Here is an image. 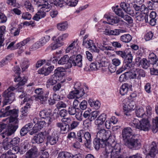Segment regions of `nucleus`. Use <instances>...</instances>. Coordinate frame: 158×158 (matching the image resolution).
Returning a JSON list of instances; mask_svg holds the SVG:
<instances>
[{
    "label": "nucleus",
    "instance_id": "nucleus-1",
    "mask_svg": "<svg viewBox=\"0 0 158 158\" xmlns=\"http://www.w3.org/2000/svg\"><path fill=\"white\" fill-rule=\"evenodd\" d=\"M145 76L144 71L139 68H134L131 72H127L122 74L119 78V81L121 82L126 81L129 78L134 79L133 85L134 86L139 85V82L140 81L142 78Z\"/></svg>",
    "mask_w": 158,
    "mask_h": 158
},
{
    "label": "nucleus",
    "instance_id": "nucleus-2",
    "mask_svg": "<svg viewBox=\"0 0 158 158\" xmlns=\"http://www.w3.org/2000/svg\"><path fill=\"white\" fill-rule=\"evenodd\" d=\"M10 106H7L5 109H2L0 112V117H5L10 115L9 118H7L2 120L3 121H7L9 123L14 122L15 123H18L17 117L18 116V112L15 109L9 110Z\"/></svg>",
    "mask_w": 158,
    "mask_h": 158
},
{
    "label": "nucleus",
    "instance_id": "nucleus-3",
    "mask_svg": "<svg viewBox=\"0 0 158 158\" xmlns=\"http://www.w3.org/2000/svg\"><path fill=\"white\" fill-rule=\"evenodd\" d=\"M15 90V87L10 86L3 93L2 96L4 98L3 102L4 105H6L8 103H11L15 100L14 91Z\"/></svg>",
    "mask_w": 158,
    "mask_h": 158
},
{
    "label": "nucleus",
    "instance_id": "nucleus-4",
    "mask_svg": "<svg viewBox=\"0 0 158 158\" xmlns=\"http://www.w3.org/2000/svg\"><path fill=\"white\" fill-rule=\"evenodd\" d=\"M80 83H76L74 85V88L75 89L71 91L67 95V98L69 99H73L74 98L79 99L82 97L85 94L83 89L80 86Z\"/></svg>",
    "mask_w": 158,
    "mask_h": 158
},
{
    "label": "nucleus",
    "instance_id": "nucleus-5",
    "mask_svg": "<svg viewBox=\"0 0 158 158\" xmlns=\"http://www.w3.org/2000/svg\"><path fill=\"white\" fill-rule=\"evenodd\" d=\"M110 141L109 140L108 141H106L104 143V148L105 147L104 152L108 154L110 153L111 156L113 153L116 154V155L122 153V149L119 144H116L113 148L111 145L110 143H108Z\"/></svg>",
    "mask_w": 158,
    "mask_h": 158
},
{
    "label": "nucleus",
    "instance_id": "nucleus-6",
    "mask_svg": "<svg viewBox=\"0 0 158 158\" xmlns=\"http://www.w3.org/2000/svg\"><path fill=\"white\" fill-rule=\"evenodd\" d=\"M124 103H125V102H126V103L124 104L123 106L124 115L127 116H129L131 117L132 115L130 114V110L135 109V102L134 100H126V99L124 100Z\"/></svg>",
    "mask_w": 158,
    "mask_h": 158
},
{
    "label": "nucleus",
    "instance_id": "nucleus-7",
    "mask_svg": "<svg viewBox=\"0 0 158 158\" xmlns=\"http://www.w3.org/2000/svg\"><path fill=\"white\" fill-rule=\"evenodd\" d=\"M124 144L130 148L134 150H138L141 147L140 140L137 139H134L133 137L131 138L130 140H127Z\"/></svg>",
    "mask_w": 158,
    "mask_h": 158
},
{
    "label": "nucleus",
    "instance_id": "nucleus-8",
    "mask_svg": "<svg viewBox=\"0 0 158 158\" xmlns=\"http://www.w3.org/2000/svg\"><path fill=\"white\" fill-rule=\"evenodd\" d=\"M35 93L37 94V99L40 100L42 104H44L47 100L49 94V91L44 93V89L42 88H38L35 90Z\"/></svg>",
    "mask_w": 158,
    "mask_h": 158
},
{
    "label": "nucleus",
    "instance_id": "nucleus-9",
    "mask_svg": "<svg viewBox=\"0 0 158 158\" xmlns=\"http://www.w3.org/2000/svg\"><path fill=\"white\" fill-rule=\"evenodd\" d=\"M99 129L100 130L98 132L96 135L97 138L102 140V143L109 141L110 139V133L107 132L103 128Z\"/></svg>",
    "mask_w": 158,
    "mask_h": 158
},
{
    "label": "nucleus",
    "instance_id": "nucleus-10",
    "mask_svg": "<svg viewBox=\"0 0 158 158\" xmlns=\"http://www.w3.org/2000/svg\"><path fill=\"white\" fill-rule=\"evenodd\" d=\"M11 123H13V124H15V125H14L11 124V126H9L5 132H3V133L0 134L1 136L3 138H5L6 137V138L8 136L11 135L14 133L18 128V125L17 124L18 123H16L14 122H12Z\"/></svg>",
    "mask_w": 158,
    "mask_h": 158
},
{
    "label": "nucleus",
    "instance_id": "nucleus-11",
    "mask_svg": "<svg viewBox=\"0 0 158 158\" xmlns=\"http://www.w3.org/2000/svg\"><path fill=\"white\" fill-rule=\"evenodd\" d=\"M27 80L26 77L23 76V77H15V82H19L15 86V89H17L18 92H23V86L26 83Z\"/></svg>",
    "mask_w": 158,
    "mask_h": 158
},
{
    "label": "nucleus",
    "instance_id": "nucleus-12",
    "mask_svg": "<svg viewBox=\"0 0 158 158\" xmlns=\"http://www.w3.org/2000/svg\"><path fill=\"white\" fill-rule=\"evenodd\" d=\"M43 7L34 16L33 19L36 21H39L40 19L44 18L46 15V12H48L50 9H48V6Z\"/></svg>",
    "mask_w": 158,
    "mask_h": 158
},
{
    "label": "nucleus",
    "instance_id": "nucleus-13",
    "mask_svg": "<svg viewBox=\"0 0 158 158\" xmlns=\"http://www.w3.org/2000/svg\"><path fill=\"white\" fill-rule=\"evenodd\" d=\"M70 61L72 66H77L81 67L82 66V56L81 55H78L76 56L74 55L70 57Z\"/></svg>",
    "mask_w": 158,
    "mask_h": 158
},
{
    "label": "nucleus",
    "instance_id": "nucleus-14",
    "mask_svg": "<svg viewBox=\"0 0 158 158\" xmlns=\"http://www.w3.org/2000/svg\"><path fill=\"white\" fill-rule=\"evenodd\" d=\"M70 61V58L68 55H65L58 61V63L60 65H64L65 69L70 68L72 67V64Z\"/></svg>",
    "mask_w": 158,
    "mask_h": 158
},
{
    "label": "nucleus",
    "instance_id": "nucleus-15",
    "mask_svg": "<svg viewBox=\"0 0 158 158\" xmlns=\"http://www.w3.org/2000/svg\"><path fill=\"white\" fill-rule=\"evenodd\" d=\"M46 135V131L41 132L34 136L31 140L32 143H36L38 144L42 143L45 139Z\"/></svg>",
    "mask_w": 158,
    "mask_h": 158
},
{
    "label": "nucleus",
    "instance_id": "nucleus-16",
    "mask_svg": "<svg viewBox=\"0 0 158 158\" xmlns=\"http://www.w3.org/2000/svg\"><path fill=\"white\" fill-rule=\"evenodd\" d=\"M39 115L41 118L45 119V121L48 125L51 124L52 122V113L51 112L44 110L40 112Z\"/></svg>",
    "mask_w": 158,
    "mask_h": 158
},
{
    "label": "nucleus",
    "instance_id": "nucleus-17",
    "mask_svg": "<svg viewBox=\"0 0 158 158\" xmlns=\"http://www.w3.org/2000/svg\"><path fill=\"white\" fill-rule=\"evenodd\" d=\"M126 2H122L120 4V7L127 14H129L133 16L134 15L135 13L133 10L131 9L130 7V4H132V3H130L127 2L128 0H125Z\"/></svg>",
    "mask_w": 158,
    "mask_h": 158
},
{
    "label": "nucleus",
    "instance_id": "nucleus-18",
    "mask_svg": "<svg viewBox=\"0 0 158 158\" xmlns=\"http://www.w3.org/2000/svg\"><path fill=\"white\" fill-rule=\"evenodd\" d=\"M106 118V115L104 114H102L100 115L95 120V124L97 126L98 129L104 128V123Z\"/></svg>",
    "mask_w": 158,
    "mask_h": 158
},
{
    "label": "nucleus",
    "instance_id": "nucleus-19",
    "mask_svg": "<svg viewBox=\"0 0 158 158\" xmlns=\"http://www.w3.org/2000/svg\"><path fill=\"white\" fill-rule=\"evenodd\" d=\"M150 151L148 154L150 157L154 158L158 153V144L154 142H152L149 146Z\"/></svg>",
    "mask_w": 158,
    "mask_h": 158
},
{
    "label": "nucleus",
    "instance_id": "nucleus-20",
    "mask_svg": "<svg viewBox=\"0 0 158 158\" xmlns=\"http://www.w3.org/2000/svg\"><path fill=\"white\" fill-rule=\"evenodd\" d=\"M38 155V149L35 146L31 148L26 153L24 158H37Z\"/></svg>",
    "mask_w": 158,
    "mask_h": 158
},
{
    "label": "nucleus",
    "instance_id": "nucleus-21",
    "mask_svg": "<svg viewBox=\"0 0 158 158\" xmlns=\"http://www.w3.org/2000/svg\"><path fill=\"white\" fill-rule=\"evenodd\" d=\"M59 138V136L57 133L55 131H54L51 135L47 137V142L52 145L55 144L58 142Z\"/></svg>",
    "mask_w": 158,
    "mask_h": 158
},
{
    "label": "nucleus",
    "instance_id": "nucleus-22",
    "mask_svg": "<svg viewBox=\"0 0 158 158\" xmlns=\"http://www.w3.org/2000/svg\"><path fill=\"white\" fill-rule=\"evenodd\" d=\"M138 129L144 131H148L150 127L149 121L147 119H143L140 121Z\"/></svg>",
    "mask_w": 158,
    "mask_h": 158
},
{
    "label": "nucleus",
    "instance_id": "nucleus-23",
    "mask_svg": "<svg viewBox=\"0 0 158 158\" xmlns=\"http://www.w3.org/2000/svg\"><path fill=\"white\" fill-rule=\"evenodd\" d=\"M132 134V130L130 127L125 128L123 130L122 137L124 140L125 143L127 140H129L130 137Z\"/></svg>",
    "mask_w": 158,
    "mask_h": 158
},
{
    "label": "nucleus",
    "instance_id": "nucleus-24",
    "mask_svg": "<svg viewBox=\"0 0 158 158\" xmlns=\"http://www.w3.org/2000/svg\"><path fill=\"white\" fill-rule=\"evenodd\" d=\"M54 68V66L53 65L48 67H43L39 70L38 73L39 74L44 75L45 76H47L52 71Z\"/></svg>",
    "mask_w": 158,
    "mask_h": 158
},
{
    "label": "nucleus",
    "instance_id": "nucleus-25",
    "mask_svg": "<svg viewBox=\"0 0 158 158\" xmlns=\"http://www.w3.org/2000/svg\"><path fill=\"white\" fill-rule=\"evenodd\" d=\"M133 6L136 11L140 10L141 12H142L144 14H147L148 12V8L146 7L145 5L143 4H140L139 5L134 3L133 4Z\"/></svg>",
    "mask_w": 158,
    "mask_h": 158
},
{
    "label": "nucleus",
    "instance_id": "nucleus-26",
    "mask_svg": "<svg viewBox=\"0 0 158 158\" xmlns=\"http://www.w3.org/2000/svg\"><path fill=\"white\" fill-rule=\"evenodd\" d=\"M84 141H83L85 147L87 148H90L91 142V138L90 133L88 131L84 133Z\"/></svg>",
    "mask_w": 158,
    "mask_h": 158
},
{
    "label": "nucleus",
    "instance_id": "nucleus-27",
    "mask_svg": "<svg viewBox=\"0 0 158 158\" xmlns=\"http://www.w3.org/2000/svg\"><path fill=\"white\" fill-rule=\"evenodd\" d=\"M108 23L113 25H118L120 22V19L117 17L108 16L107 18Z\"/></svg>",
    "mask_w": 158,
    "mask_h": 158
},
{
    "label": "nucleus",
    "instance_id": "nucleus-28",
    "mask_svg": "<svg viewBox=\"0 0 158 158\" xmlns=\"http://www.w3.org/2000/svg\"><path fill=\"white\" fill-rule=\"evenodd\" d=\"M35 4H36L38 7L41 6V8L43 7H46L48 6V9H50L51 6L49 4L48 2L44 0H33Z\"/></svg>",
    "mask_w": 158,
    "mask_h": 158
},
{
    "label": "nucleus",
    "instance_id": "nucleus-29",
    "mask_svg": "<svg viewBox=\"0 0 158 158\" xmlns=\"http://www.w3.org/2000/svg\"><path fill=\"white\" fill-rule=\"evenodd\" d=\"M56 43H52L50 44L46 49L45 51H51L55 50L62 45L63 44V43H60L59 42H57Z\"/></svg>",
    "mask_w": 158,
    "mask_h": 158
},
{
    "label": "nucleus",
    "instance_id": "nucleus-30",
    "mask_svg": "<svg viewBox=\"0 0 158 158\" xmlns=\"http://www.w3.org/2000/svg\"><path fill=\"white\" fill-rule=\"evenodd\" d=\"M104 144L102 140L97 138L95 139L93 141V146L96 150H99L100 147L104 148Z\"/></svg>",
    "mask_w": 158,
    "mask_h": 158
},
{
    "label": "nucleus",
    "instance_id": "nucleus-31",
    "mask_svg": "<svg viewBox=\"0 0 158 158\" xmlns=\"http://www.w3.org/2000/svg\"><path fill=\"white\" fill-rule=\"evenodd\" d=\"M54 73L52 75L53 77H55L58 81L60 80L64 75V73L60 70V68H58L54 71Z\"/></svg>",
    "mask_w": 158,
    "mask_h": 158
},
{
    "label": "nucleus",
    "instance_id": "nucleus-32",
    "mask_svg": "<svg viewBox=\"0 0 158 158\" xmlns=\"http://www.w3.org/2000/svg\"><path fill=\"white\" fill-rule=\"evenodd\" d=\"M31 102H27L26 105L22 107L21 110L22 114L24 116H27L29 113V111L30 109Z\"/></svg>",
    "mask_w": 158,
    "mask_h": 158
},
{
    "label": "nucleus",
    "instance_id": "nucleus-33",
    "mask_svg": "<svg viewBox=\"0 0 158 158\" xmlns=\"http://www.w3.org/2000/svg\"><path fill=\"white\" fill-rule=\"evenodd\" d=\"M57 79L55 77L52 76L47 80L46 82V87L47 88H49L51 86H52L56 84L57 82Z\"/></svg>",
    "mask_w": 158,
    "mask_h": 158
},
{
    "label": "nucleus",
    "instance_id": "nucleus-34",
    "mask_svg": "<svg viewBox=\"0 0 158 158\" xmlns=\"http://www.w3.org/2000/svg\"><path fill=\"white\" fill-rule=\"evenodd\" d=\"M22 92V93L19 95V98L21 99L24 98L23 101V103L26 102H31L32 101L31 97L29 95H27L23 92Z\"/></svg>",
    "mask_w": 158,
    "mask_h": 158
},
{
    "label": "nucleus",
    "instance_id": "nucleus-35",
    "mask_svg": "<svg viewBox=\"0 0 158 158\" xmlns=\"http://www.w3.org/2000/svg\"><path fill=\"white\" fill-rule=\"evenodd\" d=\"M88 103L91 107L96 110L98 109L100 106V103L98 101H95L90 99L88 101Z\"/></svg>",
    "mask_w": 158,
    "mask_h": 158
},
{
    "label": "nucleus",
    "instance_id": "nucleus-36",
    "mask_svg": "<svg viewBox=\"0 0 158 158\" xmlns=\"http://www.w3.org/2000/svg\"><path fill=\"white\" fill-rule=\"evenodd\" d=\"M150 70L151 75L158 76V62L157 61L153 64L152 68Z\"/></svg>",
    "mask_w": 158,
    "mask_h": 158
},
{
    "label": "nucleus",
    "instance_id": "nucleus-37",
    "mask_svg": "<svg viewBox=\"0 0 158 158\" xmlns=\"http://www.w3.org/2000/svg\"><path fill=\"white\" fill-rule=\"evenodd\" d=\"M142 12H136L135 15V19L137 22L139 23V22H143L144 20L145 22V18L147 15L145 16Z\"/></svg>",
    "mask_w": 158,
    "mask_h": 158
},
{
    "label": "nucleus",
    "instance_id": "nucleus-38",
    "mask_svg": "<svg viewBox=\"0 0 158 158\" xmlns=\"http://www.w3.org/2000/svg\"><path fill=\"white\" fill-rule=\"evenodd\" d=\"M73 155L67 152H60L57 158H72Z\"/></svg>",
    "mask_w": 158,
    "mask_h": 158
},
{
    "label": "nucleus",
    "instance_id": "nucleus-39",
    "mask_svg": "<svg viewBox=\"0 0 158 158\" xmlns=\"http://www.w3.org/2000/svg\"><path fill=\"white\" fill-rule=\"evenodd\" d=\"M129 85L127 83H125L121 86L120 90V93L122 95L126 94L128 90Z\"/></svg>",
    "mask_w": 158,
    "mask_h": 158
},
{
    "label": "nucleus",
    "instance_id": "nucleus-40",
    "mask_svg": "<svg viewBox=\"0 0 158 158\" xmlns=\"http://www.w3.org/2000/svg\"><path fill=\"white\" fill-rule=\"evenodd\" d=\"M120 39L122 41L125 43H128L131 40L132 37L129 34H125L121 36Z\"/></svg>",
    "mask_w": 158,
    "mask_h": 158
},
{
    "label": "nucleus",
    "instance_id": "nucleus-41",
    "mask_svg": "<svg viewBox=\"0 0 158 158\" xmlns=\"http://www.w3.org/2000/svg\"><path fill=\"white\" fill-rule=\"evenodd\" d=\"M57 27L59 30L64 31L68 28V23L66 22L60 23L57 24Z\"/></svg>",
    "mask_w": 158,
    "mask_h": 158
},
{
    "label": "nucleus",
    "instance_id": "nucleus-42",
    "mask_svg": "<svg viewBox=\"0 0 158 158\" xmlns=\"http://www.w3.org/2000/svg\"><path fill=\"white\" fill-rule=\"evenodd\" d=\"M77 45V41H74L72 43L70 44L67 48L66 50V53H68L71 51H74V49L76 48Z\"/></svg>",
    "mask_w": 158,
    "mask_h": 158
},
{
    "label": "nucleus",
    "instance_id": "nucleus-43",
    "mask_svg": "<svg viewBox=\"0 0 158 158\" xmlns=\"http://www.w3.org/2000/svg\"><path fill=\"white\" fill-rule=\"evenodd\" d=\"M24 6L26 10L30 12L34 11V8L29 1H27L25 2Z\"/></svg>",
    "mask_w": 158,
    "mask_h": 158
},
{
    "label": "nucleus",
    "instance_id": "nucleus-44",
    "mask_svg": "<svg viewBox=\"0 0 158 158\" xmlns=\"http://www.w3.org/2000/svg\"><path fill=\"white\" fill-rule=\"evenodd\" d=\"M84 133L83 130H80L78 131L76 137L77 141L81 143H83V141H84Z\"/></svg>",
    "mask_w": 158,
    "mask_h": 158
},
{
    "label": "nucleus",
    "instance_id": "nucleus-45",
    "mask_svg": "<svg viewBox=\"0 0 158 158\" xmlns=\"http://www.w3.org/2000/svg\"><path fill=\"white\" fill-rule=\"evenodd\" d=\"M12 59L11 55L6 56L5 58L3 59L0 61V68L5 65L9 62Z\"/></svg>",
    "mask_w": 158,
    "mask_h": 158
},
{
    "label": "nucleus",
    "instance_id": "nucleus-46",
    "mask_svg": "<svg viewBox=\"0 0 158 158\" xmlns=\"http://www.w3.org/2000/svg\"><path fill=\"white\" fill-rule=\"evenodd\" d=\"M7 140H6V141H8L10 143V144L12 146H15L18 144L20 141V139L18 137H15L12 139L9 137H6Z\"/></svg>",
    "mask_w": 158,
    "mask_h": 158
},
{
    "label": "nucleus",
    "instance_id": "nucleus-47",
    "mask_svg": "<svg viewBox=\"0 0 158 158\" xmlns=\"http://www.w3.org/2000/svg\"><path fill=\"white\" fill-rule=\"evenodd\" d=\"M30 147V145L27 141L22 143L20 145V148L22 152H25Z\"/></svg>",
    "mask_w": 158,
    "mask_h": 158
},
{
    "label": "nucleus",
    "instance_id": "nucleus-48",
    "mask_svg": "<svg viewBox=\"0 0 158 158\" xmlns=\"http://www.w3.org/2000/svg\"><path fill=\"white\" fill-rule=\"evenodd\" d=\"M53 1L54 5L60 7L66 5V1L64 0H53Z\"/></svg>",
    "mask_w": 158,
    "mask_h": 158
},
{
    "label": "nucleus",
    "instance_id": "nucleus-49",
    "mask_svg": "<svg viewBox=\"0 0 158 158\" xmlns=\"http://www.w3.org/2000/svg\"><path fill=\"white\" fill-rule=\"evenodd\" d=\"M94 44V41L92 40H84L82 43V45L83 46L88 48H89L91 46L93 45Z\"/></svg>",
    "mask_w": 158,
    "mask_h": 158
},
{
    "label": "nucleus",
    "instance_id": "nucleus-50",
    "mask_svg": "<svg viewBox=\"0 0 158 158\" xmlns=\"http://www.w3.org/2000/svg\"><path fill=\"white\" fill-rule=\"evenodd\" d=\"M98 115V112L97 111H94L91 113H90L88 120L91 122L94 120Z\"/></svg>",
    "mask_w": 158,
    "mask_h": 158
},
{
    "label": "nucleus",
    "instance_id": "nucleus-51",
    "mask_svg": "<svg viewBox=\"0 0 158 158\" xmlns=\"http://www.w3.org/2000/svg\"><path fill=\"white\" fill-rule=\"evenodd\" d=\"M50 36L46 35L44 37L42 38L39 41L42 46L45 44L50 39Z\"/></svg>",
    "mask_w": 158,
    "mask_h": 158
},
{
    "label": "nucleus",
    "instance_id": "nucleus-52",
    "mask_svg": "<svg viewBox=\"0 0 158 158\" xmlns=\"http://www.w3.org/2000/svg\"><path fill=\"white\" fill-rule=\"evenodd\" d=\"M45 121H39L38 123H36L34 126L39 131L45 126Z\"/></svg>",
    "mask_w": 158,
    "mask_h": 158
},
{
    "label": "nucleus",
    "instance_id": "nucleus-53",
    "mask_svg": "<svg viewBox=\"0 0 158 158\" xmlns=\"http://www.w3.org/2000/svg\"><path fill=\"white\" fill-rule=\"evenodd\" d=\"M135 114L137 117H142L144 114V110L143 108H140L135 111Z\"/></svg>",
    "mask_w": 158,
    "mask_h": 158
},
{
    "label": "nucleus",
    "instance_id": "nucleus-54",
    "mask_svg": "<svg viewBox=\"0 0 158 158\" xmlns=\"http://www.w3.org/2000/svg\"><path fill=\"white\" fill-rule=\"evenodd\" d=\"M78 1L77 0H67L66 1V5L70 6H75L77 3Z\"/></svg>",
    "mask_w": 158,
    "mask_h": 158
},
{
    "label": "nucleus",
    "instance_id": "nucleus-55",
    "mask_svg": "<svg viewBox=\"0 0 158 158\" xmlns=\"http://www.w3.org/2000/svg\"><path fill=\"white\" fill-rule=\"evenodd\" d=\"M141 63L140 64L142 65V67L144 69H147L149 66L150 64L148 61L145 59H142Z\"/></svg>",
    "mask_w": 158,
    "mask_h": 158
},
{
    "label": "nucleus",
    "instance_id": "nucleus-56",
    "mask_svg": "<svg viewBox=\"0 0 158 158\" xmlns=\"http://www.w3.org/2000/svg\"><path fill=\"white\" fill-rule=\"evenodd\" d=\"M115 52L117 55L124 59L126 57L128 53V52L126 50L124 51H116Z\"/></svg>",
    "mask_w": 158,
    "mask_h": 158
},
{
    "label": "nucleus",
    "instance_id": "nucleus-57",
    "mask_svg": "<svg viewBox=\"0 0 158 158\" xmlns=\"http://www.w3.org/2000/svg\"><path fill=\"white\" fill-rule=\"evenodd\" d=\"M114 11L116 15L121 17L122 18L124 15V13L122 9L120 8H114Z\"/></svg>",
    "mask_w": 158,
    "mask_h": 158
},
{
    "label": "nucleus",
    "instance_id": "nucleus-58",
    "mask_svg": "<svg viewBox=\"0 0 158 158\" xmlns=\"http://www.w3.org/2000/svg\"><path fill=\"white\" fill-rule=\"evenodd\" d=\"M69 114L70 115H74L76 114V108L73 106H71L69 107L68 110Z\"/></svg>",
    "mask_w": 158,
    "mask_h": 158
},
{
    "label": "nucleus",
    "instance_id": "nucleus-59",
    "mask_svg": "<svg viewBox=\"0 0 158 158\" xmlns=\"http://www.w3.org/2000/svg\"><path fill=\"white\" fill-rule=\"evenodd\" d=\"M41 46H42L39 42L37 41L30 47V51H34L37 50Z\"/></svg>",
    "mask_w": 158,
    "mask_h": 158
},
{
    "label": "nucleus",
    "instance_id": "nucleus-60",
    "mask_svg": "<svg viewBox=\"0 0 158 158\" xmlns=\"http://www.w3.org/2000/svg\"><path fill=\"white\" fill-rule=\"evenodd\" d=\"M156 57V55L153 53H151L149 54L148 56V59L150 61L153 62L152 63H154L157 61Z\"/></svg>",
    "mask_w": 158,
    "mask_h": 158
},
{
    "label": "nucleus",
    "instance_id": "nucleus-61",
    "mask_svg": "<svg viewBox=\"0 0 158 158\" xmlns=\"http://www.w3.org/2000/svg\"><path fill=\"white\" fill-rule=\"evenodd\" d=\"M95 62V64H96V66H97V70L103 66V61L101 60V58L100 59L97 58Z\"/></svg>",
    "mask_w": 158,
    "mask_h": 158
},
{
    "label": "nucleus",
    "instance_id": "nucleus-62",
    "mask_svg": "<svg viewBox=\"0 0 158 158\" xmlns=\"http://www.w3.org/2000/svg\"><path fill=\"white\" fill-rule=\"evenodd\" d=\"M70 125L68 124H66L64 125H63L60 131L61 132H63L64 133L68 132L70 129Z\"/></svg>",
    "mask_w": 158,
    "mask_h": 158
},
{
    "label": "nucleus",
    "instance_id": "nucleus-63",
    "mask_svg": "<svg viewBox=\"0 0 158 158\" xmlns=\"http://www.w3.org/2000/svg\"><path fill=\"white\" fill-rule=\"evenodd\" d=\"M87 102L85 100H83L80 102L79 104V107L80 109L82 110H85L87 107Z\"/></svg>",
    "mask_w": 158,
    "mask_h": 158
},
{
    "label": "nucleus",
    "instance_id": "nucleus-64",
    "mask_svg": "<svg viewBox=\"0 0 158 158\" xmlns=\"http://www.w3.org/2000/svg\"><path fill=\"white\" fill-rule=\"evenodd\" d=\"M75 114V117L77 121L81 122L83 120V117L81 112H77Z\"/></svg>",
    "mask_w": 158,
    "mask_h": 158
}]
</instances>
